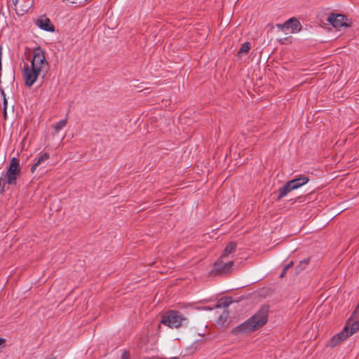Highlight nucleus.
Wrapping results in <instances>:
<instances>
[{"instance_id": "8", "label": "nucleus", "mask_w": 359, "mask_h": 359, "mask_svg": "<svg viewBox=\"0 0 359 359\" xmlns=\"http://www.w3.org/2000/svg\"><path fill=\"white\" fill-rule=\"evenodd\" d=\"M282 31H286L291 29V33H297L301 30L302 26L299 21L295 18H292L285 22L282 25H277Z\"/></svg>"}, {"instance_id": "18", "label": "nucleus", "mask_w": 359, "mask_h": 359, "mask_svg": "<svg viewBox=\"0 0 359 359\" xmlns=\"http://www.w3.org/2000/svg\"><path fill=\"white\" fill-rule=\"evenodd\" d=\"M1 95L4 97V116H6V107H7V100L5 97V93L1 90Z\"/></svg>"}, {"instance_id": "16", "label": "nucleus", "mask_w": 359, "mask_h": 359, "mask_svg": "<svg viewBox=\"0 0 359 359\" xmlns=\"http://www.w3.org/2000/svg\"><path fill=\"white\" fill-rule=\"evenodd\" d=\"M229 314V313L227 310H224L218 318V322L221 324H224L227 320Z\"/></svg>"}, {"instance_id": "2", "label": "nucleus", "mask_w": 359, "mask_h": 359, "mask_svg": "<svg viewBox=\"0 0 359 359\" xmlns=\"http://www.w3.org/2000/svg\"><path fill=\"white\" fill-rule=\"evenodd\" d=\"M268 317L269 307L263 306L248 320L236 327L232 330V333L234 334H239L259 330L266 324Z\"/></svg>"}, {"instance_id": "20", "label": "nucleus", "mask_w": 359, "mask_h": 359, "mask_svg": "<svg viewBox=\"0 0 359 359\" xmlns=\"http://www.w3.org/2000/svg\"><path fill=\"white\" fill-rule=\"evenodd\" d=\"M294 265V262L292 261H291L289 264H287L285 267L284 269L285 270H288L289 269H290L292 266Z\"/></svg>"}, {"instance_id": "4", "label": "nucleus", "mask_w": 359, "mask_h": 359, "mask_svg": "<svg viewBox=\"0 0 359 359\" xmlns=\"http://www.w3.org/2000/svg\"><path fill=\"white\" fill-rule=\"evenodd\" d=\"M309 181V177L304 175H301L297 178L288 181L283 187L278 189V196L276 198V201H280L290 191L301 187L302 186L306 184Z\"/></svg>"}, {"instance_id": "3", "label": "nucleus", "mask_w": 359, "mask_h": 359, "mask_svg": "<svg viewBox=\"0 0 359 359\" xmlns=\"http://www.w3.org/2000/svg\"><path fill=\"white\" fill-rule=\"evenodd\" d=\"M188 320L184 317L179 311H169L165 313L162 317L161 323L170 328H178L187 324Z\"/></svg>"}, {"instance_id": "15", "label": "nucleus", "mask_w": 359, "mask_h": 359, "mask_svg": "<svg viewBox=\"0 0 359 359\" xmlns=\"http://www.w3.org/2000/svg\"><path fill=\"white\" fill-rule=\"evenodd\" d=\"M232 302L231 301V297H227V298H225V299H221L219 304H217L216 307L217 308H227L230 304Z\"/></svg>"}, {"instance_id": "12", "label": "nucleus", "mask_w": 359, "mask_h": 359, "mask_svg": "<svg viewBox=\"0 0 359 359\" xmlns=\"http://www.w3.org/2000/svg\"><path fill=\"white\" fill-rule=\"evenodd\" d=\"M50 158V155L48 153H43L41 156L36 160V163L32 165L31 168V172L34 173L36 170L39 166L44 165V163Z\"/></svg>"}, {"instance_id": "25", "label": "nucleus", "mask_w": 359, "mask_h": 359, "mask_svg": "<svg viewBox=\"0 0 359 359\" xmlns=\"http://www.w3.org/2000/svg\"><path fill=\"white\" fill-rule=\"evenodd\" d=\"M2 65H1V60H0V71H1Z\"/></svg>"}, {"instance_id": "23", "label": "nucleus", "mask_w": 359, "mask_h": 359, "mask_svg": "<svg viewBox=\"0 0 359 359\" xmlns=\"http://www.w3.org/2000/svg\"><path fill=\"white\" fill-rule=\"evenodd\" d=\"M2 59V47L0 46V60Z\"/></svg>"}, {"instance_id": "11", "label": "nucleus", "mask_w": 359, "mask_h": 359, "mask_svg": "<svg viewBox=\"0 0 359 359\" xmlns=\"http://www.w3.org/2000/svg\"><path fill=\"white\" fill-rule=\"evenodd\" d=\"M237 248V244L235 242H230L227 244V245L224 248L222 254L220 257L222 259H229V257L231 254L233 253Z\"/></svg>"}, {"instance_id": "5", "label": "nucleus", "mask_w": 359, "mask_h": 359, "mask_svg": "<svg viewBox=\"0 0 359 359\" xmlns=\"http://www.w3.org/2000/svg\"><path fill=\"white\" fill-rule=\"evenodd\" d=\"M21 168L19 160L13 158L9 163V167L6 171V178L8 184H15L17 179L20 176Z\"/></svg>"}, {"instance_id": "7", "label": "nucleus", "mask_w": 359, "mask_h": 359, "mask_svg": "<svg viewBox=\"0 0 359 359\" xmlns=\"http://www.w3.org/2000/svg\"><path fill=\"white\" fill-rule=\"evenodd\" d=\"M327 20L336 29L342 27H350V25L347 22L346 16L342 14L331 13L327 17Z\"/></svg>"}, {"instance_id": "26", "label": "nucleus", "mask_w": 359, "mask_h": 359, "mask_svg": "<svg viewBox=\"0 0 359 359\" xmlns=\"http://www.w3.org/2000/svg\"><path fill=\"white\" fill-rule=\"evenodd\" d=\"M69 1V0H63V2Z\"/></svg>"}, {"instance_id": "21", "label": "nucleus", "mask_w": 359, "mask_h": 359, "mask_svg": "<svg viewBox=\"0 0 359 359\" xmlns=\"http://www.w3.org/2000/svg\"><path fill=\"white\" fill-rule=\"evenodd\" d=\"M286 272H287V270L283 269L282 273L280 275V278H283L285 276Z\"/></svg>"}, {"instance_id": "9", "label": "nucleus", "mask_w": 359, "mask_h": 359, "mask_svg": "<svg viewBox=\"0 0 359 359\" xmlns=\"http://www.w3.org/2000/svg\"><path fill=\"white\" fill-rule=\"evenodd\" d=\"M13 2L15 10L21 15L28 11L33 5V0H13Z\"/></svg>"}, {"instance_id": "6", "label": "nucleus", "mask_w": 359, "mask_h": 359, "mask_svg": "<svg viewBox=\"0 0 359 359\" xmlns=\"http://www.w3.org/2000/svg\"><path fill=\"white\" fill-rule=\"evenodd\" d=\"M233 265V261L226 259H222L219 257V260L215 262L214 269L211 271L212 275H217L218 273H226L231 271Z\"/></svg>"}, {"instance_id": "17", "label": "nucleus", "mask_w": 359, "mask_h": 359, "mask_svg": "<svg viewBox=\"0 0 359 359\" xmlns=\"http://www.w3.org/2000/svg\"><path fill=\"white\" fill-rule=\"evenodd\" d=\"M67 122V118H65V119L61 120V121H58L57 123H56L54 126L55 131L58 132L59 130H60L63 127H65L66 126Z\"/></svg>"}, {"instance_id": "10", "label": "nucleus", "mask_w": 359, "mask_h": 359, "mask_svg": "<svg viewBox=\"0 0 359 359\" xmlns=\"http://www.w3.org/2000/svg\"><path fill=\"white\" fill-rule=\"evenodd\" d=\"M36 25L43 30L48 32L54 31L53 25L50 23V20L47 18L38 19L36 21Z\"/></svg>"}, {"instance_id": "14", "label": "nucleus", "mask_w": 359, "mask_h": 359, "mask_svg": "<svg viewBox=\"0 0 359 359\" xmlns=\"http://www.w3.org/2000/svg\"><path fill=\"white\" fill-rule=\"evenodd\" d=\"M309 259H305L299 262V264L296 266V273H299L302 271L309 264Z\"/></svg>"}, {"instance_id": "13", "label": "nucleus", "mask_w": 359, "mask_h": 359, "mask_svg": "<svg viewBox=\"0 0 359 359\" xmlns=\"http://www.w3.org/2000/svg\"><path fill=\"white\" fill-rule=\"evenodd\" d=\"M251 48L250 43L249 42L244 43L238 52V56L241 57L243 55H246L248 53Z\"/></svg>"}, {"instance_id": "24", "label": "nucleus", "mask_w": 359, "mask_h": 359, "mask_svg": "<svg viewBox=\"0 0 359 359\" xmlns=\"http://www.w3.org/2000/svg\"><path fill=\"white\" fill-rule=\"evenodd\" d=\"M46 359H57V358L55 355H52L51 357L46 358Z\"/></svg>"}, {"instance_id": "1", "label": "nucleus", "mask_w": 359, "mask_h": 359, "mask_svg": "<svg viewBox=\"0 0 359 359\" xmlns=\"http://www.w3.org/2000/svg\"><path fill=\"white\" fill-rule=\"evenodd\" d=\"M49 69V65L45 57V52L40 46L33 50L31 64L23 69V77L27 86L31 87L39 76L44 77Z\"/></svg>"}, {"instance_id": "22", "label": "nucleus", "mask_w": 359, "mask_h": 359, "mask_svg": "<svg viewBox=\"0 0 359 359\" xmlns=\"http://www.w3.org/2000/svg\"><path fill=\"white\" fill-rule=\"evenodd\" d=\"M6 340L3 338H0V346L4 344Z\"/></svg>"}, {"instance_id": "19", "label": "nucleus", "mask_w": 359, "mask_h": 359, "mask_svg": "<svg viewBox=\"0 0 359 359\" xmlns=\"http://www.w3.org/2000/svg\"><path fill=\"white\" fill-rule=\"evenodd\" d=\"M121 359H130V353L128 351H124L121 355Z\"/></svg>"}]
</instances>
